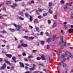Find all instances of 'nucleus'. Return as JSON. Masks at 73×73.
<instances>
[{"label": "nucleus", "mask_w": 73, "mask_h": 73, "mask_svg": "<svg viewBox=\"0 0 73 73\" xmlns=\"http://www.w3.org/2000/svg\"><path fill=\"white\" fill-rule=\"evenodd\" d=\"M34 1H31V4H34Z\"/></svg>", "instance_id": "obj_55"}, {"label": "nucleus", "mask_w": 73, "mask_h": 73, "mask_svg": "<svg viewBox=\"0 0 73 73\" xmlns=\"http://www.w3.org/2000/svg\"><path fill=\"white\" fill-rule=\"evenodd\" d=\"M56 24L57 23L55 22H54L52 26V28L54 29V28H56V27H57Z\"/></svg>", "instance_id": "obj_4"}, {"label": "nucleus", "mask_w": 73, "mask_h": 73, "mask_svg": "<svg viewBox=\"0 0 73 73\" xmlns=\"http://www.w3.org/2000/svg\"><path fill=\"white\" fill-rule=\"evenodd\" d=\"M1 33H4V34L7 33V32L4 30L2 31H1Z\"/></svg>", "instance_id": "obj_21"}, {"label": "nucleus", "mask_w": 73, "mask_h": 73, "mask_svg": "<svg viewBox=\"0 0 73 73\" xmlns=\"http://www.w3.org/2000/svg\"><path fill=\"white\" fill-rule=\"evenodd\" d=\"M23 13L21 12H20L19 13V15H23Z\"/></svg>", "instance_id": "obj_53"}, {"label": "nucleus", "mask_w": 73, "mask_h": 73, "mask_svg": "<svg viewBox=\"0 0 73 73\" xmlns=\"http://www.w3.org/2000/svg\"><path fill=\"white\" fill-rule=\"evenodd\" d=\"M3 4H4V3H2V4H0V7H2V5H3Z\"/></svg>", "instance_id": "obj_60"}, {"label": "nucleus", "mask_w": 73, "mask_h": 73, "mask_svg": "<svg viewBox=\"0 0 73 73\" xmlns=\"http://www.w3.org/2000/svg\"><path fill=\"white\" fill-rule=\"evenodd\" d=\"M41 43L42 45H44V41H41Z\"/></svg>", "instance_id": "obj_30"}, {"label": "nucleus", "mask_w": 73, "mask_h": 73, "mask_svg": "<svg viewBox=\"0 0 73 73\" xmlns=\"http://www.w3.org/2000/svg\"><path fill=\"white\" fill-rule=\"evenodd\" d=\"M56 36L57 35H53L52 38L53 41H54V40H55V39H56Z\"/></svg>", "instance_id": "obj_5"}, {"label": "nucleus", "mask_w": 73, "mask_h": 73, "mask_svg": "<svg viewBox=\"0 0 73 73\" xmlns=\"http://www.w3.org/2000/svg\"><path fill=\"white\" fill-rule=\"evenodd\" d=\"M17 5L16 3H13V5L11 6V8H14L15 7H17Z\"/></svg>", "instance_id": "obj_7"}, {"label": "nucleus", "mask_w": 73, "mask_h": 73, "mask_svg": "<svg viewBox=\"0 0 73 73\" xmlns=\"http://www.w3.org/2000/svg\"><path fill=\"white\" fill-rule=\"evenodd\" d=\"M39 23L38 21V20L37 19H35L34 20V23Z\"/></svg>", "instance_id": "obj_17"}, {"label": "nucleus", "mask_w": 73, "mask_h": 73, "mask_svg": "<svg viewBox=\"0 0 73 73\" xmlns=\"http://www.w3.org/2000/svg\"><path fill=\"white\" fill-rule=\"evenodd\" d=\"M66 60V59L65 58H64V60H62V62H62V63H64L65 61V60Z\"/></svg>", "instance_id": "obj_23"}, {"label": "nucleus", "mask_w": 73, "mask_h": 73, "mask_svg": "<svg viewBox=\"0 0 73 73\" xmlns=\"http://www.w3.org/2000/svg\"><path fill=\"white\" fill-rule=\"evenodd\" d=\"M36 13L37 14H38V10L36 11Z\"/></svg>", "instance_id": "obj_62"}, {"label": "nucleus", "mask_w": 73, "mask_h": 73, "mask_svg": "<svg viewBox=\"0 0 73 73\" xmlns=\"http://www.w3.org/2000/svg\"><path fill=\"white\" fill-rule=\"evenodd\" d=\"M23 38H28V36H25Z\"/></svg>", "instance_id": "obj_44"}, {"label": "nucleus", "mask_w": 73, "mask_h": 73, "mask_svg": "<svg viewBox=\"0 0 73 73\" xmlns=\"http://www.w3.org/2000/svg\"><path fill=\"white\" fill-rule=\"evenodd\" d=\"M29 39H30V40H33V39H34V37H29Z\"/></svg>", "instance_id": "obj_34"}, {"label": "nucleus", "mask_w": 73, "mask_h": 73, "mask_svg": "<svg viewBox=\"0 0 73 73\" xmlns=\"http://www.w3.org/2000/svg\"><path fill=\"white\" fill-rule=\"evenodd\" d=\"M63 68H65V67L66 66V64L64 63L63 65Z\"/></svg>", "instance_id": "obj_39"}, {"label": "nucleus", "mask_w": 73, "mask_h": 73, "mask_svg": "<svg viewBox=\"0 0 73 73\" xmlns=\"http://www.w3.org/2000/svg\"><path fill=\"white\" fill-rule=\"evenodd\" d=\"M22 55L23 56H27V54H26V53L23 52L22 53Z\"/></svg>", "instance_id": "obj_26"}, {"label": "nucleus", "mask_w": 73, "mask_h": 73, "mask_svg": "<svg viewBox=\"0 0 73 73\" xmlns=\"http://www.w3.org/2000/svg\"><path fill=\"white\" fill-rule=\"evenodd\" d=\"M40 58L41 59H42V60H45V57H44V56H41Z\"/></svg>", "instance_id": "obj_15"}, {"label": "nucleus", "mask_w": 73, "mask_h": 73, "mask_svg": "<svg viewBox=\"0 0 73 73\" xmlns=\"http://www.w3.org/2000/svg\"><path fill=\"white\" fill-rule=\"evenodd\" d=\"M14 68H15V67L13 66H12L10 68L11 70H13L14 69Z\"/></svg>", "instance_id": "obj_35"}, {"label": "nucleus", "mask_w": 73, "mask_h": 73, "mask_svg": "<svg viewBox=\"0 0 73 73\" xmlns=\"http://www.w3.org/2000/svg\"><path fill=\"white\" fill-rule=\"evenodd\" d=\"M63 64V63H62V62L60 63H59L60 66H61V65H62Z\"/></svg>", "instance_id": "obj_56"}, {"label": "nucleus", "mask_w": 73, "mask_h": 73, "mask_svg": "<svg viewBox=\"0 0 73 73\" xmlns=\"http://www.w3.org/2000/svg\"><path fill=\"white\" fill-rule=\"evenodd\" d=\"M11 3L10 1H7L6 2V4L7 5H8L9 4H10Z\"/></svg>", "instance_id": "obj_27"}, {"label": "nucleus", "mask_w": 73, "mask_h": 73, "mask_svg": "<svg viewBox=\"0 0 73 73\" xmlns=\"http://www.w3.org/2000/svg\"><path fill=\"white\" fill-rule=\"evenodd\" d=\"M21 46H22L21 45H18V46L17 47V48H18V49H20L21 48Z\"/></svg>", "instance_id": "obj_29"}, {"label": "nucleus", "mask_w": 73, "mask_h": 73, "mask_svg": "<svg viewBox=\"0 0 73 73\" xmlns=\"http://www.w3.org/2000/svg\"><path fill=\"white\" fill-rule=\"evenodd\" d=\"M50 46L49 45H47V49H49Z\"/></svg>", "instance_id": "obj_48"}, {"label": "nucleus", "mask_w": 73, "mask_h": 73, "mask_svg": "<svg viewBox=\"0 0 73 73\" xmlns=\"http://www.w3.org/2000/svg\"><path fill=\"white\" fill-rule=\"evenodd\" d=\"M13 25H14V26H15V28H17V31H20L21 30V26H19V25L17 26L16 24H15V23H13Z\"/></svg>", "instance_id": "obj_1"}, {"label": "nucleus", "mask_w": 73, "mask_h": 73, "mask_svg": "<svg viewBox=\"0 0 73 73\" xmlns=\"http://www.w3.org/2000/svg\"><path fill=\"white\" fill-rule=\"evenodd\" d=\"M3 10L4 11H6V9L5 8V7H4L3 8Z\"/></svg>", "instance_id": "obj_61"}, {"label": "nucleus", "mask_w": 73, "mask_h": 73, "mask_svg": "<svg viewBox=\"0 0 73 73\" xmlns=\"http://www.w3.org/2000/svg\"><path fill=\"white\" fill-rule=\"evenodd\" d=\"M54 19H57V15H55L54 16Z\"/></svg>", "instance_id": "obj_50"}, {"label": "nucleus", "mask_w": 73, "mask_h": 73, "mask_svg": "<svg viewBox=\"0 0 73 73\" xmlns=\"http://www.w3.org/2000/svg\"><path fill=\"white\" fill-rule=\"evenodd\" d=\"M67 61H69V58L70 57L71 58H73V56H72V55L71 54V53H69V55H67Z\"/></svg>", "instance_id": "obj_2"}, {"label": "nucleus", "mask_w": 73, "mask_h": 73, "mask_svg": "<svg viewBox=\"0 0 73 73\" xmlns=\"http://www.w3.org/2000/svg\"><path fill=\"white\" fill-rule=\"evenodd\" d=\"M43 70L44 71H45V72H47V71H48L47 70H46V69H43Z\"/></svg>", "instance_id": "obj_54"}, {"label": "nucleus", "mask_w": 73, "mask_h": 73, "mask_svg": "<svg viewBox=\"0 0 73 73\" xmlns=\"http://www.w3.org/2000/svg\"><path fill=\"white\" fill-rule=\"evenodd\" d=\"M48 24H50L51 23V21H50V20H48Z\"/></svg>", "instance_id": "obj_49"}, {"label": "nucleus", "mask_w": 73, "mask_h": 73, "mask_svg": "<svg viewBox=\"0 0 73 73\" xmlns=\"http://www.w3.org/2000/svg\"><path fill=\"white\" fill-rule=\"evenodd\" d=\"M33 56L32 55H30L28 56V58H33Z\"/></svg>", "instance_id": "obj_22"}, {"label": "nucleus", "mask_w": 73, "mask_h": 73, "mask_svg": "<svg viewBox=\"0 0 73 73\" xmlns=\"http://www.w3.org/2000/svg\"><path fill=\"white\" fill-rule=\"evenodd\" d=\"M37 51V50H33V53H35V52H36Z\"/></svg>", "instance_id": "obj_46"}, {"label": "nucleus", "mask_w": 73, "mask_h": 73, "mask_svg": "<svg viewBox=\"0 0 73 73\" xmlns=\"http://www.w3.org/2000/svg\"><path fill=\"white\" fill-rule=\"evenodd\" d=\"M70 17L71 19H73V14L72 13H71Z\"/></svg>", "instance_id": "obj_36"}, {"label": "nucleus", "mask_w": 73, "mask_h": 73, "mask_svg": "<svg viewBox=\"0 0 73 73\" xmlns=\"http://www.w3.org/2000/svg\"><path fill=\"white\" fill-rule=\"evenodd\" d=\"M36 29L37 32H39V29L38 28H36Z\"/></svg>", "instance_id": "obj_45"}, {"label": "nucleus", "mask_w": 73, "mask_h": 73, "mask_svg": "<svg viewBox=\"0 0 73 73\" xmlns=\"http://www.w3.org/2000/svg\"><path fill=\"white\" fill-rule=\"evenodd\" d=\"M51 38H48L47 39V41L48 42H49L50 41V40H51Z\"/></svg>", "instance_id": "obj_16"}, {"label": "nucleus", "mask_w": 73, "mask_h": 73, "mask_svg": "<svg viewBox=\"0 0 73 73\" xmlns=\"http://www.w3.org/2000/svg\"><path fill=\"white\" fill-rule=\"evenodd\" d=\"M67 53V52H65V54H64L63 55H62L61 56L62 58H63L64 59V57H65V56H66V55Z\"/></svg>", "instance_id": "obj_13"}, {"label": "nucleus", "mask_w": 73, "mask_h": 73, "mask_svg": "<svg viewBox=\"0 0 73 73\" xmlns=\"http://www.w3.org/2000/svg\"><path fill=\"white\" fill-rule=\"evenodd\" d=\"M25 16H26V17H28V16H29V14H28L27 13H25Z\"/></svg>", "instance_id": "obj_42"}, {"label": "nucleus", "mask_w": 73, "mask_h": 73, "mask_svg": "<svg viewBox=\"0 0 73 73\" xmlns=\"http://www.w3.org/2000/svg\"><path fill=\"white\" fill-rule=\"evenodd\" d=\"M52 4L51 3H49L48 6L49 7H52Z\"/></svg>", "instance_id": "obj_31"}, {"label": "nucleus", "mask_w": 73, "mask_h": 73, "mask_svg": "<svg viewBox=\"0 0 73 73\" xmlns=\"http://www.w3.org/2000/svg\"><path fill=\"white\" fill-rule=\"evenodd\" d=\"M6 56L9 58H11L12 57V54H6Z\"/></svg>", "instance_id": "obj_10"}, {"label": "nucleus", "mask_w": 73, "mask_h": 73, "mask_svg": "<svg viewBox=\"0 0 73 73\" xmlns=\"http://www.w3.org/2000/svg\"><path fill=\"white\" fill-rule=\"evenodd\" d=\"M6 68L5 64H3V66H1L0 68V70H4Z\"/></svg>", "instance_id": "obj_3"}, {"label": "nucleus", "mask_w": 73, "mask_h": 73, "mask_svg": "<svg viewBox=\"0 0 73 73\" xmlns=\"http://www.w3.org/2000/svg\"><path fill=\"white\" fill-rule=\"evenodd\" d=\"M6 47L7 48V49H9V45L7 46Z\"/></svg>", "instance_id": "obj_57"}, {"label": "nucleus", "mask_w": 73, "mask_h": 73, "mask_svg": "<svg viewBox=\"0 0 73 73\" xmlns=\"http://www.w3.org/2000/svg\"><path fill=\"white\" fill-rule=\"evenodd\" d=\"M43 16L44 17H45V16H47V13H45L43 14Z\"/></svg>", "instance_id": "obj_41"}, {"label": "nucleus", "mask_w": 73, "mask_h": 73, "mask_svg": "<svg viewBox=\"0 0 73 73\" xmlns=\"http://www.w3.org/2000/svg\"><path fill=\"white\" fill-rule=\"evenodd\" d=\"M64 42V40H63L62 39H61V42H60L59 43V44L60 45H61V44H62V43H63Z\"/></svg>", "instance_id": "obj_18"}, {"label": "nucleus", "mask_w": 73, "mask_h": 73, "mask_svg": "<svg viewBox=\"0 0 73 73\" xmlns=\"http://www.w3.org/2000/svg\"><path fill=\"white\" fill-rule=\"evenodd\" d=\"M67 27H68V25H64V27L65 28V29H66V30L68 29V28Z\"/></svg>", "instance_id": "obj_20"}, {"label": "nucleus", "mask_w": 73, "mask_h": 73, "mask_svg": "<svg viewBox=\"0 0 73 73\" xmlns=\"http://www.w3.org/2000/svg\"><path fill=\"white\" fill-rule=\"evenodd\" d=\"M13 60V62H14V63H16L17 62L16 60H15V59L16 58L15 57H13L12 58Z\"/></svg>", "instance_id": "obj_12"}, {"label": "nucleus", "mask_w": 73, "mask_h": 73, "mask_svg": "<svg viewBox=\"0 0 73 73\" xmlns=\"http://www.w3.org/2000/svg\"><path fill=\"white\" fill-rule=\"evenodd\" d=\"M67 6H68V5H66H66H64V9L65 11H66V10H67V9H68V8L67 7Z\"/></svg>", "instance_id": "obj_8"}, {"label": "nucleus", "mask_w": 73, "mask_h": 73, "mask_svg": "<svg viewBox=\"0 0 73 73\" xmlns=\"http://www.w3.org/2000/svg\"><path fill=\"white\" fill-rule=\"evenodd\" d=\"M36 60H41V58H39V57H37L36 58Z\"/></svg>", "instance_id": "obj_43"}, {"label": "nucleus", "mask_w": 73, "mask_h": 73, "mask_svg": "<svg viewBox=\"0 0 73 73\" xmlns=\"http://www.w3.org/2000/svg\"><path fill=\"white\" fill-rule=\"evenodd\" d=\"M49 12L50 13H51V14H52V13H53L52 11L50 10V9H49Z\"/></svg>", "instance_id": "obj_28"}, {"label": "nucleus", "mask_w": 73, "mask_h": 73, "mask_svg": "<svg viewBox=\"0 0 73 73\" xmlns=\"http://www.w3.org/2000/svg\"><path fill=\"white\" fill-rule=\"evenodd\" d=\"M9 29L10 31H11V32H13L15 31V29Z\"/></svg>", "instance_id": "obj_19"}, {"label": "nucleus", "mask_w": 73, "mask_h": 73, "mask_svg": "<svg viewBox=\"0 0 73 73\" xmlns=\"http://www.w3.org/2000/svg\"><path fill=\"white\" fill-rule=\"evenodd\" d=\"M5 62L6 63H7V64H9V65H11V63L9 62V61H7V60H5Z\"/></svg>", "instance_id": "obj_11"}, {"label": "nucleus", "mask_w": 73, "mask_h": 73, "mask_svg": "<svg viewBox=\"0 0 73 73\" xmlns=\"http://www.w3.org/2000/svg\"><path fill=\"white\" fill-rule=\"evenodd\" d=\"M21 45L22 46H23V47H27V46H28V45L26 44H22Z\"/></svg>", "instance_id": "obj_6"}, {"label": "nucleus", "mask_w": 73, "mask_h": 73, "mask_svg": "<svg viewBox=\"0 0 73 73\" xmlns=\"http://www.w3.org/2000/svg\"><path fill=\"white\" fill-rule=\"evenodd\" d=\"M24 60L25 61L27 62L28 61V59L26 58H24Z\"/></svg>", "instance_id": "obj_38"}, {"label": "nucleus", "mask_w": 73, "mask_h": 73, "mask_svg": "<svg viewBox=\"0 0 73 73\" xmlns=\"http://www.w3.org/2000/svg\"><path fill=\"white\" fill-rule=\"evenodd\" d=\"M3 61V59L1 58H0V62H2Z\"/></svg>", "instance_id": "obj_59"}, {"label": "nucleus", "mask_w": 73, "mask_h": 73, "mask_svg": "<svg viewBox=\"0 0 73 73\" xmlns=\"http://www.w3.org/2000/svg\"><path fill=\"white\" fill-rule=\"evenodd\" d=\"M66 41H65L64 43V46H65V47L66 46Z\"/></svg>", "instance_id": "obj_47"}, {"label": "nucleus", "mask_w": 73, "mask_h": 73, "mask_svg": "<svg viewBox=\"0 0 73 73\" xmlns=\"http://www.w3.org/2000/svg\"><path fill=\"white\" fill-rule=\"evenodd\" d=\"M72 4V2H71L69 4H66V5H67V6L68 5H69V6H71Z\"/></svg>", "instance_id": "obj_24"}, {"label": "nucleus", "mask_w": 73, "mask_h": 73, "mask_svg": "<svg viewBox=\"0 0 73 73\" xmlns=\"http://www.w3.org/2000/svg\"><path fill=\"white\" fill-rule=\"evenodd\" d=\"M30 21H32L33 20L32 17L31 16H30Z\"/></svg>", "instance_id": "obj_25"}, {"label": "nucleus", "mask_w": 73, "mask_h": 73, "mask_svg": "<svg viewBox=\"0 0 73 73\" xmlns=\"http://www.w3.org/2000/svg\"><path fill=\"white\" fill-rule=\"evenodd\" d=\"M69 31L70 33H72L73 32V29H70L69 30Z\"/></svg>", "instance_id": "obj_14"}, {"label": "nucleus", "mask_w": 73, "mask_h": 73, "mask_svg": "<svg viewBox=\"0 0 73 73\" xmlns=\"http://www.w3.org/2000/svg\"><path fill=\"white\" fill-rule=\"evenodd\" d=\"M25 69H28V67L27 66H26L25 67Z\"/></svg>", "instance_id": "obj_63"}, {"label": "nucleus", "mask_w": 73, "mask_h": 73, "mask_svg": "<svg viewBox=\"0 0 73 73\" xmlns=\"http://www.w3.org/2000/svg\"><path fill=\"white\" fill-rule=\"evenodd\" d=\"M61 3L62 4H64V1L63 0H62L61 1Z\"/></svg>", "instance_id": "obj_51"}, {"label": "nucleus", "mask_w": 73, "mask_h": 73, "mask_svg": "<svg viewBox=\"0 0 73 73\" xmlns=\"http://www.w3.org/2000/svg\"><path fill=\"white\" fill-rule=\"evenodd\" d=\"M35 69V68H32L30 69V71H32V70H34Z\"/></svg>", "instance_id": "obj_37"}, {"label": "nucleus", "mask_w": 73, "mask_h": 73, "mask_svg": "<svg viewBox=\"0 0 73 73\" xmlns=\"http://www.w3.org/2000/svg\"><path fill=\"white\" fill-rule=\"evenodd\" d=\"M43 32L42 31L40 33V35L42 36H43Z\"/></svg>", "instance_id": "obj_52"}, {"label": "nucleus", "mask_w": 73, "mask_h": 73, "mask_svg": "<svg viewBox=\"0 0 73 73\" xmlns=\"http://www.w3.org/2000/svg\"><path fill=\"white\" fill-rule=\"evenodd\" d=\"M19 19H20V20H24V18L21 17H19Z\"/></svg>", "instance_id": "obj_32"}, {"label": "nucleus", "mask_w": 73, "mask_h": 73, "mask_svg": "<svg viewBox=\"0 0 73 73\" xmlns=\"http://www.w3.org/2000/svg\"><path fill=\"white\" fill-rule=\"evenodd\" d=\"M19 64L20 65V66L21 67V68H23V67H24V64H23L22 62H19Z\"/></svg>", "instance_id": "obj_9"}, {"label": "nucleus", "mask_w": 73, "mask_h": 73, "mask_svg": "<svg viewBox=\"0 0 73 73\" xmlns=\"http://www.w3.org/2000/svg\"><path fill=\"white\" fill-rule=\"evenodd\" d=\"M43 9H38V12H41L42 11Z\"/></svg>", "instance_id": "obj_33"}, {"label": "nucleus", "mask_w": 73, "mask_h": 73, "mask_svg": "<svg viewBox=\"0 0 73 73\" xmlns=\"http://www.w3.org/2000/svg\"><path fill=\"white\" fill-rule=\"evenodd\" d=\"M46 36H49V33H48L47 32H46Z\"/></svg>", "instance_id": "obj_40"}, {"label": "nucleus", "mask_w": 73, "mask_h": 73, "mask_svg": "<svg viewBox=\"0 0 73 73\" xmlns=\"http://www.w3.org/2000/svg\"><path fill=\"white\" fill-rule=\"evenodd\" d=\"M38 19H41V16H38Z\"/></svg>", "instance_id": "obj_64"}, {"label": "nucleus", "mask_w": 73, "mask_h": 73, "mask_svg": "<svg viewBox=\"0 0 73 73\" xmlns=\"http://www.w3.org/2000/svg\"><path fill=\"white\" fill-rule=\"evenodd\" d=\"M39 65L40 66H44V65H43V64H39Z\"/></svg>", "instance_id": "obj_58"}]
</instances>
